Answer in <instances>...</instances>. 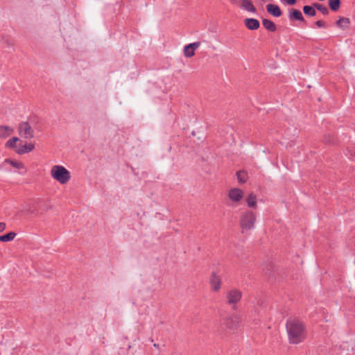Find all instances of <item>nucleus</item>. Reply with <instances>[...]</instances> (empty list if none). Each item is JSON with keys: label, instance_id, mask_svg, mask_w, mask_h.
<instances>
[{"label": "nucleus", "instance_id": "nucleus-1", "mask_svg": "<svg viewBox=\"0 0 355 355\" xmlns=\"http://www.w3.org/2000/svg\"><path fill=\"white\" fill-rule=\"evenodd\" d=\"M289 342L292 344H298L305 338V326L297 318H290L286 324Z\"/></svg>", "mask_w": 355, "mask_h": 355}, {"label": "nucleus", "instance_id": "nucleus-2", "mask_svg": "<svg viewBox=\"0 0 355 355\" xmlns=\"http://www.w3.org/2000/svg\"><path fill=\"white\" fill-rule=\"evenodd\" d=\"M51 175L62 184L67 183L71 178L70 172L61 165H54L51 168Z\"/></svg>", "mask_w": 355, "mask_h": 355}, {"label": "nucleus", "instance_id": "nucleus-3", "mask_svg": "<svg viewBox=\"0 0 355 355\" xmlns=\"http://www.w3.org/2000/svg\"><path fill=\"white\" fill-rule=\"evenodd\" d=\"M256 216L252 211H246L242 214L240 220L241 227L243 230H251L254 227Z\"/></svg>", "mask_w": 355, "mask_h": 355}, {"label": "nucleus", "instance_id": "nucleus-4", "mask_svg": "<svg viewBox=\"0 0 355 355\" xmlns=\"http://www.w3.org/2000/svg\"><path fill=\"white\" fill-rule=\"evenodd\" d=\"M242 293L238 289H232L227 293V303L231 305H235L241 299Z\"/></svg>", "mask_w": 355, "mask_h": 355}, {"label": "nucleus", "instance_id": "nucleus-5", "mask_svg": "<svg viewBox=\"0 0 355 355\" xmlns=\"http://www.w3.org/2000/svg\"><path fill=\"white\" fill-rule=\"evenodd\" d=\"M19 134L26 139L33 138V130L28 122H21L19 125Z\"/></svg>", "mask_w": 355, "mask_h": 355}, {"label": "nucleus", "instance_id": "nucleus-6", "mask_svg": "<svg viewBox=\"0 0 355 355\" xmlns=\"http://www.w3.org/2000/svg\"><path fill=\"white\" fill-rule=\"evenodd\" d=\"M288 19L291 21H300L302 23H306V20L302 13V12L295 8L288 9Z\"/></svg>", "mask_w": 355, "mask_h": 355}, {"label": "nucleus", "instance_id": "nucleus-7", "mask_svg": "<svg viewBox=\"0 0 355 355\" xmlns=\"http://www.w3.org/2000/svg\"><path fill=\"white\" fill-rule=\"evenodd\" d=\"M240 322V320L238 315H233L230 317H228L224 324L225 325L226 328L230 329V330H234L237 328L239 326V324Z\"/></svg>", "mask_w": 355, "mask_h": 355}, {"label": "nucleus", "instance_id": "nucleus-8", "mask_svg": "<svg viewBox=\"0 0 355 355\" xmlns=\"http://www.w3.org/2000/svg\"><path fill=\"white\" fill-rule=\"evenodd\" d=\"M267 12L275 17H279L282 15V11L280 7L274 3H268L266 5Z\"/></svg>", "mask_w": 355, "mask_h": 355}, {"label": "nucleus", "instance_id": "nucleus-9", "mask_svg": "<svg viewBox=\"0 0 355 355\" xmlns=\"http://www.w3.org/2000/svg\"><path fill=\"white\" fill-rule=\"evenodd\" d=\"M229 198L234 202H239L243 196V192L241 189L234 188L229 191Z\"/></svg>", "mask_w": 355, "mask_h": 355}, {"label": "nucleus", "instance_id": "nucleus-10", "mask_svg": "<svg viewBox=\"0 0 355 355\" xmlns=\"http://www.w3.org/2000/svg\"><path fill=\"white\" fill-rule=\"evenodd\" d=\"M245 26L251 31L257 30L260 27V23L258 19L254 18H246L244 20Z\"/></svg>", "mask_w": 355, "mask_h": 355}, {"label": "nucleus", "instance_id": "nucleus-11", "mask_svg": "<svg viewBox=\"0 0 355 355\" xmlns=\"http://www.w3.org/2000/svg\"><path fill=\"white\" fill-rule=\"evenodd\" d=\"M210 284L215 291H218L220 288V278L214 272L211 273Z\"/></svg>", "mask_w": 355, "mask_h": 355}, {"label": "nucleus", "instance_id": "nucleus-12", "mask_svg": "<svg viewBox=\"0 0 355 355\" xmlns=\"http://www.w3.org/2000/svg\"><path fill=\"white\" fill-rule=\"evenodd\" d=\"M262 24L266 30H268L270 32H275L277 30V26H276L275 24L270 19H263Z\"/></svg>", "mask_w": 355, "mask_h": 355}, {"label": "nucleus", "instance_id": "nucleus-13", "mask_svg": "<svg viewBox=\"0 0 355 355\" xmlns=\"http://www.w3.org/2000/svg\"><path fill=\"white\" fill-rule=\"evenodd\" d=\"M350 24V20L347 17H340L336 21V25L341 28V29H345L349 27V25Z\"/></svg>", "mask_w": 355, "mask_h": 355}, {"label": "nucleus", "instance_id": "nucleus-14", "mask_svg": "<svg viewBox=\"0 0 355 355\" xmlns=\"http://www.w3.org/2000/svg\"><path fill=\"white\" fill-rule=\"evenodd\" d=\"M302 10L304 14L308 17H315L316 15V10H315V7L313 3L311 6L306 5L302 8Z\"/></svg>", "mask_w": 355, "mask_h": 355}, {"label": "nucleus", "instance_id": "nucleus-15", "mask_svg": "<svg viewBox=\"0 0 355 355\" xmlns=\"http://www.w3.org/2000/svg\"><path fill=\"white\" fill-rule=\"evenodd\" d=\"M241 8L249 12H256V8L254 6L250 0H242Z\"/></svg>", "mask_w": 355, "mask_h": 355}, {"label": "nucleus", "instance_id": "nucleus-16", "mask_svg": "<svg viewBox=\"0 0 355 355\" xmlns=\"http://www.w3.org/2000/svg\"><path fill=\"white\" fill-rule=\"evenodd\" d=\"M274 264L271 261L266 263L263 268L266 275L268 276L269 277H272L274 275Z\"/></svg>", "mask_w": 355, "mask_h": 355}, {"label": "nucleus", "instance_id": "nucleus-17", "mask_svg": "<svg viewBox=\"0 0 355 355\" xmlns=\"http://www.w3.org/2000/svg\"><path fill=\"white\" fill-rule=\"evenodd\" d=\"M13 132V129L10 126L0 125V137H6L10 135Z\"/></svg>", "mask_w": 355, "mask_h": 355}, {"label": "nucleus", "instance_id": "nucleus-18", "mask_svg": "<svg viewBox=\"0 0 355 355\" xmlns=\"http://www.w3.org/2000/svg\"><path fill=\"white\" fill-rule=\"evenodd\" d=\"M34 148H35V146L33 144H26L22 146V147L21 148L18 149L16 152L19 155H22V154H25V153L32 151L34 149Z\"/></svg>", "mask_w": 355, "mask_h": 355}, {"label": "nucleus", "instance_id": "nucleus-19", "mask_svg": "<svg viewBox=\"0 0 355 355\" xmlns=\"http://www.w3.org/2000/svg\"><path fill=\"white\" fill-rule=\"evenodd\" d=\"M246 202L249 207L255 208L257 206V198L254 193H250L246 198Z\"/></svg>", "mask_w": 355, "mask_h": 355}, {"label": "nucleus", "instance_id": "nucleus-20", "mask_svg": "<svg viewBox=\"0 0 355 355\" xmlns=\"http://www.w3.org/2000/svg\"><path fill=\"white\" fill-rule=\"evenodd\" d=\"M315 10L320 11L324 15H328L329 13V9L324 5L319 3H313Z\"/></svg>", "mask_w": 355, "mask_h": 355}, {"label": "nucleus", "instance_id": "nucleus-21", "mask_svg": "<svg viewBox=\"0 0 355 355\" xmlns=\"http://www.w3.org/2000/svg\"><path fill=\"white\" fill-rule=\"evenodd\" d=\"M16 236V233L14 232H10L7 234L0 236V241L1 242H8L11 241L14 239Z\"/></svg>", "mask_w": 355, "mask_h": 355}, {"label": "nucleus", "instance_id": "nucleus-22", "mask_svg": "<svg viewBox=\"0 0 355 355\" xmlns=\"http://www.w3.org/2000/svg\"><path fill=\"white\" fill-rule=\"evenodd\" d=\"M328 3L330 9L336 12L340 6V0H328Z\"/></svg>", "mask_w": 355, "mask_h": 355}, {"label": "nucleus", "instance_id": "nucleus-23", "mask_svg": "<svg viewBox=\"0 0 355 355\" xmlns=\"http://www.w3.org/2000/svg\"><path fill=\"white\" fill-rule=\"evenodd\" d=\"M236 177H237L238 181L240 183L243 184L247 181L248 174L244 171H239L236 172Z\"/></svg>", "mask_w": 355, "mask_h": 355}, {"label": "nucleus", "instance_id": "nucleus-24", "mask_svg": "<svg viewBox=\"0 0 355 355\" xmlns=\"http://www.w3.org/2000/svg\"><path fill=\"white\" fill-rule=\"evenodd\" d=\"M5 162L6 163H9L10 164H11L13 167L16 168H18V169H20V168H23L24 167L23 163L20 162H17V161H15V160H12L10 159H6L5 160Z\"/></svg>", "mask_w": 355, "mask_h": 355}, {"label": "nucleus", "instance_id": "nucleus-25", "mask_svg": "<svg viewBox=\"0 0 355 355\" xmlns=\"http://www.w3.org/2000/svg\"><path fill=\"white\" fill-rule=\"evenodd\" d=\"M19 141V138L17 137H14L9 139L6 144V147L10 148H15L16 147V143Z\"/></svg>", "mask_w": 355, "mask_h": 355}, {"label": "nucleus", "instance_id": "nucleus-26", "mask_svg": "<svg viewBox=\"0 0 355 355\" xmlns=\"http://www.w3.org/2000/svg\"><path fill=\"white\" fill-rule=\"evenodd\" d=\"M184 54L187 58H191L194 55L195 52L191 50V48L186 45L184 48Z\"/></svg>", "mask_w": 355, "mask_h": 355}, {"label": "nucleus", "instance_id": "nucleus-27", "mask_svg": "<svg viewBox=\"0 0 355 355\" xmlns=\"http://www.w3.org/2000/svg\"><path fill=\"white\" fill-rule=\"evenodd\" d=\"M314 24L318 28H326L328 26L327 23L322 20H318L314 23Z\"/></svg>", "mask_w": 355, "mask_h": 355}, {"label": "nucleus", "instance_id": "nucleus-28", "mask_svg": "<svg viewBox=\"0 0 355 355\" xmlns=\"http://www.w3.org/2000/svg\"><path fill=\"white\" fill-rule=\"evenodd\" d=\"M2 42L7 44V46H12L13 45L12 40L7 36L2 37Z\"/></svg>", "mask_w": 355, "mask_h": 355}, {"label": "nucleus", "instance_id": "nucleus-29", "mask_svg": "<svg viewBox=\"0 0 355 355\" xmlns=\"http://www.w3.org/2000/svg\"><path fill=\"white\" fill-rule=\"evenodd\" d=\"M200 42H196L187 44V46H189V48H191V50L193 51H195V50L196 49H198L200 46Z\"/></svg>", "mask_w": 355, "mask_h": 355}, {"label": "nucleus", "instance_id": "nucleus-30", "mask_svg": "<svg viewBox=\"0 0 355 355\" xmlns=\"http://www.w3.org/2000/svg\"><path fill=\"white\" fill-rule=\"evenodd\" d=\"M284 2L289 6H294L297 3V0H284Z\"/></svg>", "mask_w": 355, "mask_h": 355}, {"label": "nucleus", "instance_id": "nucleus-31", "mask_svg": "<svg viewBox=\"0 0 355 355\" xmlns=\"http://www.w3.org/2000/svg\"><path fill=\"white\" fill-rule=\"evenodd\" d=\"M6 227V225L5 223L1 222L0 223V233L3 232Z\"/></svg>", "mask_w": 355, "mask_h": 355}, {"label": "nucleus", "instance_id": "nucleus-32", "mask_svg": "<svg viewBox=\"0 0 355 355\" xmlns=\"http://www.w3.org/2000/svg\"><path fill=\"white\" fill-rule=\"evenodd\" d=\"M324 140L327 143H331L333 142L334 139L330 135H329L328 139L325 137Z\"/></svg>", "mask_w": 355, "mask_h": 355}, {"label": "nucleus", "instance_id": "nucleus-33", "mask_svg": "<svg viewBox=\"0 0 355 355\" xmlns=\"http://www.w3.org/2000/svg\"><path fill=\"white\" fill-rule=\"evenodd\" d=\"M153 346H154L155 348H157V349H159V344L154 343V344H153Z\"/></svg>", "mask_w": 355, "mask_h": 355}, {"label": "nucleus", "instance_id": "nucleus-34", "mask_svg": "<svg viewBox=\"0 0 355 355\" xmlns=\"http://www.w3.org/2000/svg\"><path fill=\"white\" fill-rule=\"evenodd\" d=\"M139 340V338H135V339L134 340V342H136V341H137V340Z\"/></svg>", "mask_w": 355, "mask_h": 355}, {"label": "nucleus", "instance_id": "nucleus-35", "mask_svg": "<svg viewBox=\"0 0 355 355\" xmlns=\"http://www.w3.org/2000/svg\"><path fill=\"white\" fill-rule=\"evenodd\" d=\"M149 340H150V341L151 343H153V338H150Z\"/></svg>", "mask_w": 355, "mask_h": 355}, {"label": "nucleus", "instance_id": "nucleus-36", "mask_svg": "<svg viewBox=\"0 0 355 355\" xmlns=\"http://www.w3.org/2000/svg\"><path fill=\"white\" fill-rule=\"evenodd\" d=\"M131 347H132V345H128V349H130Z\"/></svg>", "mask_w": 355, "mask_h": 355}]
</instances>
